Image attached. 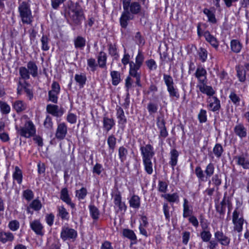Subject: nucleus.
<instances>
[{"instance_id": "1", "label": "nucleus", "mask_w": 249, "mask_h": 249, "mask_svg": "<svg viewBox=\"0 0 249 249\" xmlns=\"http://www.w3.org/2000/svg\"><path fill=\"white\" fill-rule=\"evenodd\" d=\"M19 17L23 24H31L33 21V17L30 8V5L26 1L19 3L18 6Z\"/></svg>"}, {"instance_id": "2", "label": "nucleus", "mask_w": 249, "mask_h": 249, "mask_svg": "<svg viewBox=\"0 0 249 249\" xmlns=\"http://www.w3.org/2000/svg\"><path fill=\"white\" fill-rule=\"evenodd\" d=\"M69 21L73 26H78L81 24L84 18L83 11L82 9L77 6H72L68 11Z\"/></svg>"}, {"instance_id": "3", "label": "nucleus", "mask_w": 249, "mask_h": 249, "mask_svg": "<svg viewBox=\"0 0 249 249\" xmlns=\"http://www.w3.org/2000/svg\"><path fill=\"white\" fill-rule=\"evenodd\" d=\"M18 134L22 137L29 138L34 136L36 133V126L31 120H27L23 126H16Z\"/></svg>"}, {"instance_id": "4", "label": "nucleus", "mask_w": 249, "mask_h": 249, "mask_svg": "<svg viewBox=\"0 0 249 249\" xmlns=\"http://www.w3.org/2000/svg\"><path fill=\"white\" fill-rule=\"evenodd\" d=\"M163 78L169 96L176 99H179L180 95L178 90L175 85L172 77L170 75L164 73L163 75Z\"/></svg>"}, {"instance_id": "5", "label": "nucleus", "mask_w": 249, "mask_h": 249, "mask_svg": "<svg viewBox=\"0 0 249 249\" xmlns=\"http://www.w3.org/2000/svg\"><path fill=\"white\" fill-rule=\"evenodd\" d=\"M214 166L213 163H209L206 167L204 171H203L200 166H197L195 168V174L199 182L204 181V178L211 177L214 173Z\"/></svg>"}, {"instance_id": "6", "label": "nucleus", "mask_w": 249, "mask_h": 249, "mask_svg": "<svg viewBox=\"0 0 249 249\" xmlns=\"http://www.w3.org/2000/svg\"><path fill=\"white\" fill-rule=\"evenodd\" d=\"M232 222L233 230L238 232H241L243 230L244 219L242 211L238 207L235 209L232 213Z\"/></svg>"}, {"instance_id": "7", "label": "nucleus", "mask_w": 249, "mask_h": 249, "mask_svg": "<svg viewBox=\"0 0 249 249\" xmlns=\"http://www.w3.org/2000/svg\"><path fill=\"white\" fill-rule=\"evenodd\" d=\"M61 238L64 240L74 241L77 237V231L71 228L64 227L62 228L61 234Z\"/></svg>"}, {"instance_id": "8", "label": "nucleus", "mask_w": 249, "mask_h": 249, "mask_svg": "<svg viewBox=\"0 0 249 249\" xmlns=\"http://www.w3.org/2000/svg\"><path fill=\"white\" fill-rule=\"evenodd\" d=\"M142 160L152 159L155 154L153 146L149 144H146L145 146H142L140 148Z\"/></svg>"}, {"instance_id": "9", "label": "nucleus", "mask_w": 249, "mask_h": 249, "mask_svg": "<svg viewBox=\"0 0 249 249\" xmlns=\"http://www.w3.org/2000/svg\"><path fill=\"white\" fill-rule=\"evenodd\" d=\"M208 102L209 104L207 107L210 110L213 112L219 110L221 107L220 101L216 97H210L208 99Z\"/></svg>"}, {"instance_id": "10", "label": "nucleus", "mask_w": 249, "mask_h": 249, "mask_svg": "<svg viewBox=\"0 0 249 249\" xmlns=\"http://www.w3.org/2000/svg\"><path fill=\"white\" fill-rule=\"evenodd\" d=\"M215 239L218 242L223 246H228L229 245L231 239L226 236L222 231H216L214 234Z\"/></svg>"}, {"instance_id": "11", "label": "nucleus", "mask_w": 249, "mask_h": 249, "mask_svg": "<svg viewBox=\"0 0 249 249\" xmlns=\"http://www.w3.org/2000/svg\"><path fill=\"white\" fill-rule=\"evenodd\" d=\"M133 18V16H132L130 14L129 10H124L119 19L120 25L122 28L124 29L126 28L128 25V21L132 19Z\"/></svg>"}, {"instance_id": "12", "label": "nucleus", "mask_w": 249, "mask_h": 249, "mask_svg": "<svg viewBox=\"0 0 249 249\" xmlns=\"http://www.w3.org/2000/svg\"><path fill=\"white\" fill-rule=\"evenodd\" d=\"M31 229L35 233L39 236H43L44 234V227L38 220H35L30 223Z\"/></svg>"}, {"instance_id": "13", "label": "nucleus", "mask_w": 249, "mask_h": 249, "mask_svg": "<svg viewBox=\"0 0 249 249\" xmlns=\"http://www.w3.org/2000/svg\"><path fill=\"white\" fill-rule=\"evenodd\" d=\"M67 133V127L64 123L58 124L55 133V137L60 140H63Z\"/></svg>"}, {"instance_id": "14", "label": "nucleus", "mask_w": 249, "mask_h": 249, "mask_svg": "<svg viewBox=\"0 0 249 249\" xmlns=\"http://www.w3.org/2000/svg\"><path fill=\"white\" fill-rule=\"evenodd\" d=\"M234 159L237 164L241 166L243 169H249V159L246 156L242 154L235 156Z\"/></svg>"}, {"instance_id": "15", "label": "nucleus", "mask_w": 249, "mask_h": 249, "mask_svg": "<svg viewBox=\"0 0 249 249\" xmlns=\"http://www.w3.org/2000/svg\"><path fill=\"white\" fill-rule=\"evenodd\" d=\"M60 198L63 202L70 205L72 209L75 208V205L74 203L71 202L68 189L66 188H64L61 190Z\"/></svg>"}, {"instance_id": "16", "label": "nucleus", "mask_w": 249, "mask_h": 249, "mask_svg": "<svg viewBox=\"0 0 249 249\" xmlns=\"http://www.w3.org/2000/svg\"><path fill=\"white\" fill-rule=\"evenodd\" d=\"M233 131L235 135L241 139L246 137L247 135V128L242 123L236 124L233 128Z\"/></svg>"}, {"instance_id": "17", "label": "nucleus", "mask_w": 249, "mask_h": 249, "mask_svg": "<svg viewBox=\"0 0 249 249\" xmlns=\"http://www.w3.org/2000/svg\"><path fill=\"white\" fill-rule=\"evenodd\" d=\"M14 238V234L9 231H0V242L2 244L12 242Z\"/></svg>"}, {"instance_id": "18", "label": "nucleus", "mask_w": 249, "mask_h": 249, "mask_svg": "<svg viewBox=\"0 0 249 249\" xmlns=\"http://www.w3.org/2000/svg\"><path fill=\"white\" fill-rule=\"evenodd\" d=\"M195 77L197 79L198 82H203L207 80V71L202 66H198L195 73Z\"/></svg>"}, {"instance_id": "19", "label": "nucleus", "mask_w": 249, "mask_h": 249, "mask_svg": "<svg viewBox=\"0 0 249 249\" xmlns=\"http://www.w3.org/2000/svg\"><path fill=\"white\" fill-rule=\"evenodd\" d=\"M114 203L115 205L118 207L119 211L124 212L126 211V206L125 203L122 201V197L120 192L114 195Z\"/></svg>"}, {"instance_id": "20", "label": "nucleus", "mask_w": 249, "mask_h": 249, "mask_svg": "<svg viewBox=\"0 0 249 249\" xmlns=\"http://www.w3.org/2000/svg\"><path fill=\"white\" fill-rule=\"evenodd\" d=\"M116 110L118 124L121 125H124L127 122V119L123 108L117 106Z\"/></svg>"}, {"instance_id": "21", "label": "nucleus", "mask_w": 249, "mask_h": 249, "mask_svg": "<svg viewBox=\"0 0 249 249\" xmlns=\"http://www.w3.org/2000/svg\"><path fill=\"white\" fill-rule=\"evenodd\" d=\"M205 39L210 43V44L215 49L218 47V42L215 37L212 36L209 32L206 31L203 34Z\"/></svg>"}, {"instance_id": "22", "label": "nucleus", "mask_w": 249, "mask_h": 249, "mask_svg": "<svg viewBox=\"0 0 249 249\" xmlns=\"http://www.w3.org/2000/svg\"><path fill=\"white\" fill-rule=\"evenodd\" d=\"M46 110L48 113L55 117H59L62 114V113L59 110L58 107L55 105H48L46 107Z\"/></svg>"}, {"instance_id": "23", "label": "nucleus", "mask_w": 249, "mask_h": 249, "mask_svg": "<svg viewBox=\"0 0 249 249\" xmlns=\"http://www.w3.org/2000/svg\"><path fill=\"white\" fill-rule=\"evenodd\" d=\"M203 12L207 16L208 22L212 24H216L217 23L214 10L213 11L208 8H204Z\"/></svg>"}, {"instance_id": "24", "label": "nucleus", "mask_w": 249, "mask_h": 249, "mask_svg": "<svg viewBox=\"0 0 249 249\" xmlns=\"http://www.w3.org/2000/svg\"><path fill=\"white\" fill-rule=\"evenodd\" d=\"M27 70H29V73L33 77H36L38 75V68L35 62L30 61L27 64Z\"/></svg>"}, {"instance_id": "25", "label": "nucleus", "mask_w": 249, "mask_h": 249, "mask_svg": "<svg viewBox=\"0 0 249 249\" xmlns=\"http://www.w3.org/2000/svg\"><path fill=\"white\" fill-rule=\"evenodd\" d=\"M103 127L107 132L110 130L114 126L115 123L113 118L104 117L103 120Z\"/></svg>"}, {"instance_id": "26", "label": "nucleus", "mask_w": 249, "mask_h": 249, "mask_svg": "<svg viewBox=\"0 0 249 249\" xmlns=\"http://www.w3.org/2000/svg\"><path fill=\"white\" fill-rule=\"evenodd\" d=\"M42 207V204L40 201L37 199L34 200L30 205L27 207V211L28 213H32L31 209H33L36 211H39Z\"/></svg>"}, {"instance_id": "27", "label": "nucleus", "mask_w": 249, "mask_h": 249, "mask_svg": "<svg viewBox=\"0 0 249 249\" xmlns=\"http://www.w3.org/2000/svg\"><path fill=\"white\" fill-rule=\"evenodd\" d=\"M31 85L27 82L26 81L22 82L20 79L18 80V87H17V93L21 94L23 89L25 92L27 91V90L30 89L31 88Z\"/></svg>"}, {"instance_id": "28", "label": "nucleus", "mask_w": 249, "mask_h": 249, "mask_svg": "<svg viewBox=\"0 0 249 249\" xmlns=\"http://www.w3.org/2000/svg\"><path fill=\"white\" fill-rule=\"evenodd\" d=\"M141 6L138 2H132L129 7V12L132 16L137 15L141 12Z\"/></svg>"}, {"instance_id": "29", "label": "nucleus", "mask_w": 249, "mask_h": 249, "mask_svg": "<svg viewBox=\"0 0 249 249\" xmlns=\"http://www.w3.org/2000/svg\"><path fill=\"white\" fill-rule=\"evenodd\" d=\"M13 107L17 113H19L25 110L27 106L23 101L17 100L13 103Z\"/></svg>"}, {"instance_id": "30", "label": "nucleus", "mask_w": 249, "mask_h": 249, "mask_svg": "<svg viewBox=\"0 0 249 249\" xmlns=\"http://www.w3.org/2000/svg\"><path fill=\"white\" fill-rule=\"evenodd\" d=\"M230 46L231 51L236 53H240L242 48V43L237 39L231 40Z\"/></svg>"}, {"instance_id": "31", "label": "nucleus", "mask_w": 249, "mask_h": 249, "mask_svg": "<svg viewBox=\"0 0 249 249\" xmlns=\"http://www.w3.org/2000/svg\"><path fill=\"white\" fill-rule=\"evenodd\" d=\"M183 217L184 218L192 215L193 210L190 209L189 202L186 198H184L183 199Z\"/></svg>"}, {"instance_id": "32", "label": "nucleus", "mask_w": 249, "mask_h": 249, "mask_svg": "<svg viewBox=\"0 0 249 249\" xmlns=\"http://www.w3.org/2000/svg\"><path fill=\"white\" fill-rule=\"evenodd\" d=\"M229 98L232 104L236 107L240 106L241 99L240 96L236 93L234 90L231 91Z\"/></svg>"}, {"instance_id": "33", "label": "nucleus", "mask_w": 249, "mask_h": 249, "mask_svg": "<svg viewBox=\"0 0 249 249\" xmlns=\"http://www.w3.org/2000/svg\"><path fill=\"white\" fill-rule=\"evenodd\" d=\"M107 56L106 53L104 52H100L97 57V61L99 66L101 68L106 67Z\"/></svg>"}, {"instance_id": "34", "label": "nucleus", "mask_w": 249, "mask_h": 249, "mask_svg": "<svg viewBox=\"0 0 249 249\" xmlns=\"http://www.w3.org/2000/svg\"><path fill=\"white\" fill-rule=\"evenodd\" d=\"M179 156L178 151L175 149H172L170 152V164L174 168L177 164L178 159Z\"/></svg>"}, {"instance_id": "35", "label": "nucleus", "mask_w": 249, "mask_h": 249, "mask_svg": "<svg viewBox=\"0 0 249 249\" xmlns=\"http://www.w3.org/2000/svg\"><path fill=\"white\" fill-rule=\"evenodd\" d=\"M110 76L112 85H118L121 81L120 72L116 71H112L110 72Z\"/></svg>"}, {"instance_id": "36", "label": "nucleus", "mask_w": 249, "mask_h": 249, "mask_svg": "<svg viewBox=\"0 0 249 249\" xmlns=\"http://www.w3.org/2000/svg\"><path fill=\"white\" fill-rule=\"evenodd\" d=\"M14 180L17 181L18 183L20 184L22 181V173L21 170L18 166H16L15 171L13 174Z\"/></svg>"}, {"instance_id": "37", "label": "nucleus", "mask_w": 249, "mask_h": 249, "mask_svg": "<svg viewBox=\"0 0 249 249\" xmlns=\"http://www.w3.org/2000/svg\"><path fill=\"white\" fill-rule=\"evenodd\" d=\"M57 209L58 212V215L62 219L69 220V213L64 206H57Z\"/></svg>"}, {"instance_id": "38", "label": "nucleus", "mask_w": 249, "mask_h": 249, "mask_svg": "<svg viewBox=\"0 0 249 249\" xmlns=\"http://www.w3.org/2000/svg\"><path fill=\"white\" fill-rule=\"evenodd\" d=\"M236 70L239 80L241 82L245 81L246 72L245 69L243 67L237 66L236 67Z\"/></svg>"}, {"instance_id": "39", "label": "nucleus", "mask_w": 249, "mask_h": 249, "mask_svg": "<svg viewBox=\"0 0 249 249\" xmlns=\"http://www.w3.org/2000/svg\"><path fill=\"white\" fill-rule=\"evenodd\" d=\"M162 197L170 203L178 202L179 200V196L176 193L172 194H166L162 195Z\"/></svg>"}, {"instance_id": "40", "label": "nucleus", "mask_w": 249, "mask_h": 249, "mask_svg": "<svg viewBox=\"0 0 249 249\" xmlns=\"http://www.w3.org/2000/svg\"><path fill=\"white\" fill-rule=\"evenodd\" d=\"M19 73L20 75L19 80L20 79L22 81V79H23L25 81L30 78L29 70L25 67H20L19 68Z\"/></svg>"}, {"instance_id": "41", "label": "nucleus", "mask_w": 249, "mask_h": 249, "mask_svg": "<svg viewBox=\"0 0 249 249\" xmlns=\"http://www.w3.org/2000/svg\"><path fill=\"white\" fill-rule=\"evenodd\" d=\"M129 74L131 76L140 74V73L138 72V71L141 68L140 66L137 65L135 63H134L133 61H130L129 62Z\"/></svg>"}, {"instance_id": "42", "label": "nucleus", "mask_w": 249, "mask_h": 249, "mask_svg": "<svg viewBox=\"0 0 249 249\" xmlns=\"http://www.w3.org/2000/svg\"><path fill=\"white\" fill-rule=\"evenodd\" d=\"M131 207L135 209H138L140 207V198L136 195H133L129 201Z\"/></svg>"}, {"instance_id": "43", "label": "nucleus", "mask_w": 249, "mask_h": 249, "mask_svg": "<svg viewBox=\"0 0 249 249\" xmlns=\"http://www.w3.org/2000/svg\"><path fill=\"white\" fill-rule=\"evenodd\" d=\"M90 214L94 220H97L99 218L100 212L98 209L93 205H89Z\"/></svg>"}, {"instance_id": "44", "label": "nucleus", "mask_w": 249, "mask_h": 249, "mask_svg": "<svg viewBox=\"0 0 249 249\" xmlns=\"http://www.w3.org/2000/svg\"><path fill=\"white\" fill-rule=\"evenodd\" d=\"M118 153L121 161L124 162L126 160V157L128 154L127 149L123 146H121L118 149Z\"/></svg>"}, {"instance_id": "45", "label": "nucleus", "mask_w": 249, "mask_h": 249, "mask_svg": "<svg viewBox=\"0 0 249 249\" xmlns=\"http://www.w3.org/2000/svg\"><path fill=\"white\" fill-rule=\"evenodd\" d=\"M142 160L144 166V169L146 173L149 175L152 174L153 170L151 159L143 160Z\"/></svg>"}, {"instance_id": "46", "label": "nucleus", "mask_w": 249, "mask_h": 249, "mask_svg": "<svg viewBox=\"0 0 249 249\" xmlns=\"http://www.w3.org/2000/svg\"><path fill=\"white\" fill-rule=\"evenodd\" d=\"M86 45V40L82 36H78L74 40V46L76 48L82 49Z\"/></svg>"}, {"instance_id": "47", "label": "nucleus", "mask_w": 249, "mask_h": 249, "mask_svg": "<svg viewBox=\"0 0 249 249\" xmlns=\"http://www.w3.org/2000/svg\"><path fill=\"white\" fill-rule=\"evenodd\" d=\"M107 142L109 149L111 150V152H113L116 144V138L113 135H111L108 136Z\"/></svg>"}, {"instance_id": "48", "label": "nucleus", "mask_w": 249, "mask_h": 249, "mask_svg": "<svg viewBox=\"0 0 249 249\" xmlns=\"http://www.w3.org/2000/svg\"><path fill=\"white\" fill-rule=\"evenodd\" d=\"M108 53L111 56H113L114 59H117L119 57L117 48L115 44L108 45Z\"/></svg>"}, {"instance_id": "49", "label": "nucleus", "mask_w": 249, "mask_h": 249, "mask_svg": "<svg viewBox=\"0 0 249 249\" xmlns=\"http://www.w3.org/2000/svg\"><path fill=\"white\" fill-rule=\"evenodd\" d=\"M123 234L124 237L131 240H135L137 239V237L132 230L127 229H124L123 231Z\"/></svg>"}, {"instance_id": "50", "label": "nucleus", "mask_w": 249, "mask_h": 249, "mask_svg": "<svg viewBox=\"0 0 249 249\" xmlns=\"http://www.w3.org/2000/svg\"><path fill=\"white\" fill-rule=\"evenodd\" d=\"M0 110L2 114H8L10 112L11 107L6 102L0 101Z\"/></svg>"}, {"instance_id": "51", "label": "nucleus", "mask_w": 249, "mask_h": 249, "mask_svg": "<svg viewBox=\"0 0 249 249\" xmlns=\"http://www.w3.org/2000/svg\"><path fill=\"white\" fill-rule=\"evenodd\" d=\"M223 151L222 145L219 143H216L213 148V152L217 158H219L221 157Z\"/></svg>"}, {"instance_id": "52", "label": "nucleus", "mask_w": 249, "mask_h": 249, "mask_svg": "<svg viewBox=\"0 0 249 249\" xmlns=\"http://www.w3.org/2000/svg\"><path fill=\"white\" fill-rule=\"evenodd\" d=\"M200 236L203 242H207L210 241L212 237V234L211 233L210 230H205L202 231L200 233Z\"/></svg>"}, {"instance_id": "53", "label": "nucleus", "mask_w": 249, "mask_h": 249, "mask_svg": "<svg viewBox=\"0 0 249 249\" xmlns=\"http://www.w3.org/2000/svg\"><path fill=\"white\" fill-rule=\"evenodd\" d=\"M212 181L213 184L216 187V190H218L219 186L222 183L221 175L219 174H215L212 178Z\"/></svg>"}, {"instance_id": "54", "label": "nucleus", "mask_w": 249, "mask_h": 249, "mask_svg": "<svg viewBox=\"0 0 249 249\" xmlns=\"http://www.w3.org/2000/svg\"><path fill=\"white\" fill-rule=\"evenodd\" d=\"M49 38L46 36H43L41 38V42L42 44L41 48L43 51H46L49 50Z\"/></svg>"}, {"instance_id": "55", "label": "nucleus", "mask_w": 249, "mask_h": 249, "mask_svg": "<svg viewBox=\"0 0 249 249\" xmlns=\"http://www.w3.org/2000/svg\"><path fill=\"white\" fill-rule=\"evenodd\" d=\"M87 193L86 188L82 187L80 190L76 191V196L79 199H84L86 196Z\"/></svg>"}, {"instance_id": "56", "label": "nucleus", "mask_w": 249, "mask_h": 249, "mask_svg": "<svg viewBox=\"0 0 249 249\" xmlns=\"http://www.w3.org/2000/svg\"><path fill=\"white\" fill-rule=\"evenodd\" d=\"M198 119L200 123H204L207 122V111L206 110L201 109L198 114Z\"/></svg>"}, {"instance_id": "57", "label": "nucleus", "mask_w": 249, "mask_h": 249, "mask_svg": "<svg viewBox=\"0 0 249 249\" xmlns=\"http://www.w3.org/2000/svg\"><path fill=\"white\" fill-rule=\"evenodd\" d=\"M43 125L48 129H52L53 128V123L51 116L47 115L44 121Z\"/></svg>"}, {"instance_id": "58", "label": "nucleus", "mask_w": 249, "mask_h": 249, "mask_svg": "<svg viewBox=\"0 0 249 249\" xmlns=\"http://www.w3.org/2000/svg\"><path fill=\"white\" fill-rule=\"evenodd\" d=\"M75 80L80 86L83 87L85 84L87 78L83 74H75Z\"/></svg>"}, {"instance_id": "59", "label": "nucleus", "mask_w": 249, "mask_h": 249, "mask_svg": "<svg viewBox=\"0 0 249 249\" xmlns=\"http://www.w3.org/2000/svg\"><path fill=\"white\" fill-rule=\"evenodd\" d=\"M8 228L12 231H15L19 229V223L17 220H12L8 224Z\"/></svg>"}, {"instance_id": "60", "label": "nucleus", "mask_w": 249, "mask_h": 249, "mask_svg": "<svg viewBox=\"0 0 249 249\" xmlns=\"http://www.w3.org/2000/svg\"><path fill=\"white\" fill-rule=\"evenodd\" d=\"M23 197L27 201H30L34 198V193L30 189H26L23 192Z\"/></svg>"}, {"instance_id": "61", "label": "nucleus", "mask_w": 249, "mask_h": 249, "mask_svg": "<svg viewBox=\"0 0 249 249\" xmlns=\"http://www.w3.org/2000/svg\"><path fill=\"white\" fill-rule=\"evenodd\" d=\"M163 211L165 217V219L167 221H169L170 219V207L168 203H164L163 204Z\"/></svg>"}, {"instance_id": "62", "label": "nucleus", "mask_w": 249, "mask_h": 249, "mask_svg": "<svg viewBox=\"0 0 249 249\" xmlns=\"http://www.w3.org/2000/svg\"><path fill=\"white\" fill-rule=\"evenodd\" d=\"M147 109L150 114L156 113L158 110V105L153 103H149L147 105Z\"/></svg>"}, {"instance_id": "63", "label": "nucleus", "mask_w": 249, "mask_h": 249, "mask_svg": "<svg viewBox=\"0 0 249 249\" xmlns=\"http://www.w3.org/2000/svg\"><path fill=\"white\" fill-rule=\"evenodd\" d=\"M200 59L202 62L206 61L207 58V51L206 49L201 48L198 53Z\"/></svg>"}, {"instance_id": "64", "label": "nucleus", "mask_w": 249, "mask_h": 249, "mask_svg": "<svg viewBox=\"0 0 249 249\" xmlns=\"http://www.w3.org/2000/svg\"><path fill=\"white\" fill-rule=\"evenodd\" d=\"M144 59V57L143 54L142 53L141 51H139L135 59V63L141 67L143 63Z\"/></svg>"}]
</instances>
